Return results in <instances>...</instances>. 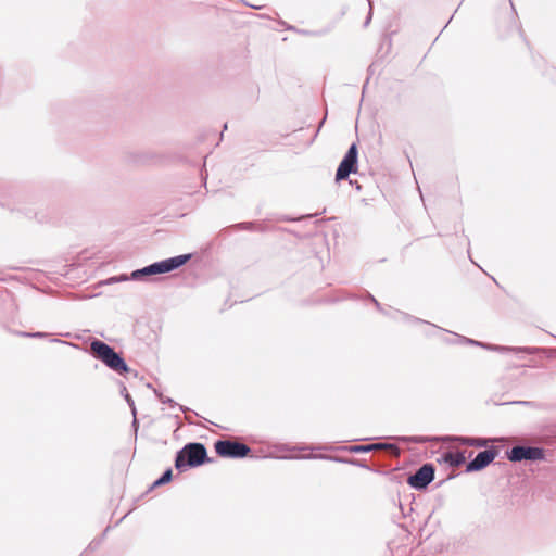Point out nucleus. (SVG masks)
I'll return each instance as SVG.
<instances>
[{
  "label": "nucleus",
  "instance_id": "1",
  "mask_svg": "<svg viewBox=\"0 0 556 556\" xmlns=\"http://www.w3.org/2000/svg\"><path fill=\"white\" fill-rule=\"evenodd\" d=\"M90 349L92 353L111 369L118 374L128 371V366L124 359L106 343L96 340L91 343Z\"/></svg>",
  "mask_w": 556,
  "mask_h": 556
},
{
  "label": "nucleus",
  "instance_id": "2",
  "mask_svg": "<svg viewBox=\"0 0 556 556\" xmlns=\"http://www.w3.org/2000/svg\"><path fill=\"white\" fill-rule=\"evenodd\" d=\"M189 255H179L168 260H164L162 262L151 264L142 269L132 271L131 279L140 280L147 276L172 271L184 265L189 260Z\"/></svg>",
  "mask_w": 556,
  "mask_h": 556
},
{
  "label": "nucleus",
  "instance_id": "3",
  "mask_svg": "<svg viewBox=\"0 0 556 556\" xmlns=\"http://www.w3.org/2000/svg\"><path fill=\"white\" fill-rule=\"evenodd\" d=\"M206 457V450L200 443H190L186 445L176 457L175 466L181 470L187 466L194 467L203 464Z\"/></svg>",
  "mask_w": 556,
  "mask_h": 556
},
{
  "label": "nucleus",
  "instance_id": "4",
  "mask_svg": "<svg viewBox=\"0 0 556 556\" xmlns=\"http://www.w3.org/2000/svg\"><path fill=\"white\" fill-rule=\"evenodd\" d=\"M215 451L219 456L238 458L248 455L250 448L239 442L217 441L215 443Z\"/></svg>",
  "mask_w": 556,
  "mask_h": 556
},
{
  "label": "nucleus",
  "instance_id": "5",
  "mask_svg": "<svg viewBox=\"0 0 556 556\" xmlns=\"http://www.w3.org/2000/svg\"><path fill=\"white\" fill-rule=\"evenodd\" d=\"M356 163L357 149L355 144H352L338 167L336 179H345L351 173H354L356 170Z\"/></svg>",
  "mask_w": 556,
  "mask_h": 556
},
{
  "label": "nucleus",
  "instance_id": "6",
  "mask_svg": "<svg viewBox=\"0 0 556 556\" xmlns=\"http://www.w3.org/2000/svg\"><path fill=\"white\" fill-rule=\"evenodd\" d=\"M509 459L513 462L539 460L543 458V451L539 447L515 446L509 453Z\"/></svg>",
  "mask_w": 556,
  "mask_h": 556
},
{
  "label": "nucleus",
  "instance_id": "7",
  "mask_svg": "<svg viewBox=\"0 0 556 556\" xmlns=\"http://www.w3.org/2000/svg\"><path fill=\"white\" fill-rule=\"evenodd\" d=\"M434 477V470L430 465H424L416 473L408 478V484L415 489L426 488Z\"/></svg>",
  "mask_w": 556,
  "mask_h": 556
},
{
  "label": "nucleus",
  "instance_id": "8",
  "mask_svg": "<svg viewBox=\"0 0 556 556\" xmlns=\"http://www.w3.org/2000/svg\"><path fill=\"white\" fill-rule=\"evenodd\" d=\"M496 457V451L485 450L480 452L473 460L467 465V471H478L486 467Z\"/></svg>",
  "mask_w": 556,
  "mask_h": 556
},
{
  "label": "nucleus",
  "instance_id": "9",
  "mask_svg": "<svg viewBox=\"0 0 556 556\" xmlns=\"http://www.w3.org/2000/svg\"><path fill=\"white\" fill-rule=\"evenodd\" d=\"M444 460L451 466H460L466 462V456L462 452H447L444 454Z\"/></svg>",
  "mask_w": 556,
  "mask_h": 556
},
{
  "label": "nucleus",
  "instance_id": "10",
  "mask_svg": "<svg viewBox=\"0 0 556 556\" xmlns=\"http://www.w3.org/2000/svg\"><path fill=\"white\" fill-rule=\"evenodd\" d=\"M457 441L467 445H476L479 447L485 446L488 444V440L484 439H471V438H458Z\"/></svg>",
  "mask_w": 556,
  "mask_h": 556
},
{
  "label": "nucleus",
  "instance_id": "11",
  "mask_svg": "<svg viewBox=\"0 0 556 556\" xmlns=\"http://www.w3.org/2000/svg\"><path fill=\"white\" fill-rule=\"evenodd\" d=\"M172 478V470H166L163 476L154 482V485H161L168 482Z\"/></svg>",
  "mask_w": 556,
  "mask_h": 556
},
{
  "label": "nucleus",
  "instance_id": "12",
  "mask_svg": "<svg viewBox=\"0 0 556 556\" xmlns=\"http://www.w3.org/2000/svg\"><path fill=\"white\" fill-rule=\"evenodd\" d=\"M387 445L386 444H371V445H368V446H365V447H362L361 450L362 451H372V450H379V448H383L386 447Z\"/></svg>",
  "mask_w": 556,
  "mask_h": 556
},
{
  "label": "nucleus",
  "instance_id": "13",
  "mask_svg": "<svg viewBox=\"0 0 556 556\" xmlns=\"http://www.w3.org/2000/svg\"><path fill=\"white\" fill-rule=\"evenodd\" d=\"M488 349L493 350V351H507V350H509L508 348L498 346V345L488 346Z\"/></svg>",
  "mask_w": 556,
  "mask_h": 556
},
{
  "label": "nucleus",
  "instance_id": "14",
  "mask_svg": "<svg viewBox=\"0 0 556 556\" xmlns=\"http://www.w3.org/2000/svg\"><path fill=\"white\" fill-rule=\"evenodd\" d=\"M34 336H35V337H41V336H42V333H39V332H38V333L34 334Z\"/></svg>",
  "mask_w": 556,
  "mask_h": 556
}]
</instances>
